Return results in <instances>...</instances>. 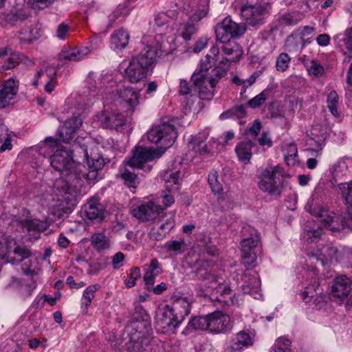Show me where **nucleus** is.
<instances>
[{
	"mask_svg": "<svg viewBox=\"0 0 352 352\" xmlns=\"http://www.w3.org/2000/svg\"><path fill=\"white\" fill-rule=\"evenodd\" d=\"M351 162L350 159H345L339 162L338 168L336 170V176L338 177H340L339 173H343L342 175L344 176L349 175L351 171L349 169V164H350Z\"/></svg>",
	"mask_w": 352,
	"mask_h": 352,
	"instance_id": "56",
	"label": "nucleus"
},
{
	"mask_svg": "<svg viewBox=\"0 0 352 352\" xmlns=\"http://www.w3.org/2000/svg\"><path fill=\"white\" fill-rule=\"evenodd\" d=\"M75 133L76 131L71 129L70 122H65L58 131L59 139L58 141L67 143L74 138Z\"/></svg>",
	"mask_w": 352,
	"mask_h": 352,
	"instance_id": "44",
	"label": "nucleus"
},
{
	"mask_svg": "<svg viewBox=\"0 0 352 352\" xmlns=\"http://www.w3.org/2000/svg\"><path fill=\"white\" fill-rule=\"evenodd\" d=\"M161 153L157 151L147 147L137 146L133 152V157L129 161V165L137 168H144V164L158 159Z\"/></svg>",
	"mask_w": 352,
	"mask_h": 352,
	"instance_id": "13",
	"label": "nucleus"
},
{
	"mask_svg": "<svg viewBox=\"0 0 352 352\" xmlns=\"http://www.w3.org/2000/svg\"><path fill=\"white\" fill-rule=\"evenodd\" d=\"M87 160V170L85 165L76 163L69 150L56 149L49 160L52 167L61 173L64 177L67 191L69 193H76L82 186V178L87 181H94L98 175V171L104 166V160L100 156L89 159L87 151H85Z\"/></svg>",
	"mask_w": 352,
	"mask_h": 352,
	"instance_id": "1",
	"label": "nucleus"
},
{
	"mask_svg": "<svg viewBox=\"0 0 352 352\" xmlns=\"http://www.w3.org/2000/svg\"><path fill=\"white\" fill-rule=\"evenodd\" d=\"M191 80L198 93L199 101L195 109L199 111L205 107L204 101H209L213 98L216 85L211 83L208 78V74H206L194 73Z\"/></svg>",
	"mask_w": 352,
	"mask_h": 352,
	"instance_id": "8",
	"label": "nucleus"
},
{
	"mask_svg": "<svg viewBox=\"0 0 352 352\" xmlns=\"http://www.w3.org/2000/svg\"><path fill=\"white\" fill-rule=\"evenodd\" d=\"M197 276L199 278L204 281H208L210 285L208 288L212 291L214 294H220L221 296L229 295L231 292L230 289L226 285L224 279L219 276H217L208 272H202V271L197 272Z\"/></svg>",
	"mask_w": 352,
	"mask_h": 352,
	"instance_id": "17",
	"label": "nucleus"
},
{
	"mask_svg": "<svg viewBox=\"0 0 352 352\" xmlns=\"http://www.w3.org/2000/svg\"><path fill=\"white\" fill-rule=\"evenodd\" d=\"M58 146V140L52 138H47L45 139V142L42 144L38 150V154L42 155L44 158L52 155V151Z\"/></svg>",
	"mask_w": 352,
	"mask_h": 352,
	"instance_id": "39",
	"label": "nucleus"
},
{
	"mask_svg": "<svg viewBox=\"0 0 352 352\" xmlns=\"http://www.w3.org/2000/svg\"><path fill=\"white\" fill-rule=\"evenodd\" d=\"M286 173L280 166H270L258 175V187L271 195H280L285 188Z\"/></svg>",
	"mask_w": 352,
	"mask_h": 352,
	"instance_id": "3",
	"label": "nucleus"
},
{
	"mask_svg": "<svg viewBox=\"0 0 352 352\" xmlns=\"http://www.w3.org/2000/svg\"><path fill=\"white\" fill-rule=\"evenodd\" d=\"M129 38L130 36L126 30L123 28L116 30L111 35L110 47L115 51H120L127 46Z\"/></svg>",
	"mask_w": 352,
	"mask_h": 352,
	"instance_id": "26",
	"label": "nucleus"
},
{
	"mask_svg": "<svg viewBox=\"0 0 352 352\" xmlns=\"http://www.w3.org/2000/svg\"><path fill=\"white\" fill-rule=\"evenodd\" d=\"M193 298L191 296L174 297L171 305H169L177 318L182 322L190 313Z\"/></svg>",
	"mask_w": 352,
	"mask_h": 352,
	"instance_id": "21",
	"label": "nucleus"
},
{
	"mask_svg": "<svg viewBox=\"0 0 352 352\" xmlns=\"http://www.w3.org/2000/svg\"><path fill=\"white\" fill-rule=\"evenodd\" d=\"M84 212L89 219H101L103 217L104 209L98 199H93L84 206Z\"/></svg>",
	"mask_w": 352,
	"mask_h": 352,
	"instance_id": "31",
	"label": "nucleus"
},
{
	"mask_svg": "<svg viewBox=\"0 0 352 352\" xmlns=\"http://www.w3.org/2000/svg\"><path fill=\"white\" fill-rule=\"evenodd\" d=\"M88 53L85 47H65L59 54V58L63 60L78 61L82 59Z\"/></svg>",
	"mask_w": 352,
	"mask_h": 352,
	"instance_id": "29",
	"label": "nucleus"
},
{
	"mask_svg": "<svg viewBox=\"0 0 352 352\" xmlns=\"http://www.w3.org/2000/svg\"><path fill=\"white\" fill-rule=\"evenodd\" d=\"M90 242L92 247L97 252L107 250L111 245L109 239L104 232H96L93 234L90 238Z\"/></svg>",
	"mask_w": 352,
	"mask_h": 352,
	"instance_id": "35",
	"label": "nucleus"
},
{
	"mask_svg": "<svg viewBox=\"0 0 352 352\" xmlns=\"http://www.w3.org/2000/svg\"><path fill=\"white\" fill-rule=\"evenodd\" d=\"M182 324L169 305L160 306L156 311L155 325L157 331L165 333L175 331Z\"/></svg>",
	"mask_w": 352,
	"mask_h": 352,
	"instance_id": "10",
	"label": "nucleus"
},
{
	"mask_svg": "<svg viewBox=\"0 0 352 352\" xmlns=\"http://www.w3.org/2000/svg\"><path fill=\"white\" fill-rule=\"evenodd\" d=\"M95 101V95L94 94H89L88 96L85 95V92H84L83 95L81 96L79 98L78 102L82 103V107L85 109L90 106L91 104Z\"/></svg>",
	"mask_w": 352,
	"mask_h": 352,
	"instance_id": "64",
	"label": "nucleus"
},
{
	"mask_svg": "<svg viewBox=\"0 0 352 352\" xmlns=\"http://www.w3.org/2000/svg\"><path fill=\"white\" fill-rule=\"evenodd\" d=\"M188 328L208 330V315L192 318L188 324Z\"/></svg>",
	"mask_w": 352,
	"mask_h": 352,
	"instance_id": "42",
	"label": "nucleus"
},
{
	"mask_svg": "<svg viewBox=\"0 0 352 352\" xmlns=\"http://www.w3.org/2000/svg\"><path fill=\"white\" fill-rule=\"evenodd\" d=\"M291 344L289 339L283 337L278 338L271 352H285Z\"/></svg>",
	"mask_w": 352,
	"mask_h": 352,
	"instance_id": "49",
	"label": "nucleus"
},
{
	"mask_svg": "<svg viewBox=\"0 0 352 352\" xmlns=\"http://www.w3.org/2000/svg\"><path fill=\"white\" fill-rule=\"evenodd\" d=\"M246 31L244 24H239L233 21L230 17H226L215 28L216 38L221 43L230 41L232 37L243 35Z\"/></svg>",
	"mask_w": 352,
	"mask_h": 352,
	"instance_id": "11",
	"label": "nucleus"
},
{
	"mask_svg": "<svg viewBox=\"0 0 352 352\" xmlns=\"http://www.w3.org/2000/svg\"><path fill=\"white\" fill-rule=\"evenodd\" d=\"M322 234V229L318 227L316 230H307L304 234V238L308 243H313L318 241Z\"/></svg>",
	"mask_w": 352,
	"mask_h": 352,
	"instance_id": "53",
	"label": "nucleus"
},
{
	"mask_svg": "<svg viewBox=\"0 0 352 352\" xmlns=\"http://www.w3.org/2000/svg\"><path fill=\"white\" fill-rule=\"evenodd\" d=\"M342 197L347 206L348 216L347 219H343L342 217L336 215L334 212L324 209L318 206L307 205L306 210L313 216L317 217L325 226L329 228L333 231H340L345 227L350 225L352 220L350 208L352 207V183L351 182L340 183L338 184Z\"/></svg>",
	"mask_w": 352,
	"mask_h": 352,
	"instance_id": "2",
	"label": "nucleus"
},
{
	"mask_svg": "<svg viewBox=\"0 0 352 352\" xmlns=\"http://www.w3.org/2000/svg\"><path fill=\"white\" fill-rule=\"evenodd\" d=\"M253 143L250 140L239 142L235 147V153L239 161L243 164L249 163L252 156Z\"/></svg>",
	"mask_w": 352,
	"mask_h": 352,
	"instance_id": "32",
	"label": "nucleus"
},
{
	"mask_svg": "<svg viewBox=\"0 0 352 352\" xmlns=\"http://www.w3.org/2000/svg\"><path fill=\"white\" fill-rule=\"evenodd\" d=\"M270 6L266 3L250 4L246 3L240 8L241 15L252 27L263 25L269 14Z\"/></svg>",
	"mask_w": 352,
	"mask_h": 352,
	"instance_id": "9",
	"label": "nucleus"
},
{
	"mask_svg": "<svg viewBox=\"0 0 352 352\" xmlns=\"http://www.w3.org/2000/svg\"><path fill=\"white\" fill-rule=\"evenodd\" d=\"M55 0H28L32 8L43 9L50 6Z\"/></svg>",
	"mask_w": 352,
	"mask_h": 352,
	"instance_id": "60",
	"label": "nucleus"
},
{
	"mask_svg": "<svg viewBox=\"0 0 352 352\" xmlns=\"http://www.w3.org/2000/svg\"><path fill=\"white\" fill-rule=\"evenodd\" d=\"M120 98L128 104L132 112L139 104L140 94L132 87H123L118 91Z\"/></svg>",
	"mask_w": 352,
	"mask_h": 352,
	"instance_id": "30",
	"label": "nucleus"
},
{
	"mask_svg": "<svg viewBox=\"0 0 352 352\" xmlns=\"http://www.w3.org/2000/svg\"><path fill=\"white\" fill-rule=\"evenodd\" d=\"M140 270L138 267H133L131 270L129 276L125 280L127 287L131 288L136 284V280L140 278Z\"/></svg>",
	"mask_w": 352,
	"mask_h": 352,
	"instance_id": "51",
	"label": "nucleus"
},
{
	"mask_svg": "<svg viewBox=\"0 0 352 352\" xmlns=\"http://www.w3.org/2000/svg\"><path fill=\"white\" fill-rule=\"evenodd\" d=\"M290 60L291 58L287 54H280L276 63L277 70L285 72L288 68Z\"/></svg>",
	"mask_w": 352,
	"mask_h": 352,
	"instance_id": "50",
	"label": "nucleus"
},
{
	"mask_svg": "<svg viewBox=\"0 0 352 352\" xmlns=\"http://www.w3.org/2000/svg\"><path fill=\"white\" fill-rule=\"evenodd\" d=\"M242 234L244 236L241 241L242 258L244 264L249 266L256 261L260 237L258 232L251 226L243 227Z\"/></svg>",
	"mask_w": 352,
	"mask_h": 352,
	"instance_id": "7",
	"label": "nucleus"
},
{
	"mask_svg": "<svg viewBox=\"0 0 352 352\" xmlns=\"http://www.w3.org/2000/svg\"><path fill=\"white\" fill-rule=\"evenodd\" d=\"M351 280L345 275L336 276L331 286L329 296L331 300L342 305L352 290Z\"/></svg>",
	"mask_w": 352,
	"mask_h": 352,
	"instance_id": "12",
	"label": "nucleus"
},
{
	"mask_svg": "<svg viewBox=\"0 0 352 352\" xmlns=\"http://www.w3.org/2000/svg\"><path fill=\"white\" fill-rule=\"evenodd\" d=\"M19 82L13 78H9L0 84V109L10 104L18 93Z\"/></svg>",
	"mask_w": 352,
	"mask_h": 352,
	"instance_id": "19",
	"label": "nucleus"
},
{
	"mask_svg": "<svg viewBox=\"0 0 352 352\" xmlns=\"http://www.w3.org/2000/svg\"><path fill=\"white\" fill-rule=\"evenodd\" d=\"M164 247L168 252H173L177 254L185 251L186 243L183 239L179 241L173 240L167 241L165 243Z\"/></svg>",
	"mask_w": 352,
	"mask_h": 352,
	"instance_id": "46",
	"label": "nucleus"
},
{
	"mask_svg": "<svg viewBox=\"0 0 352 352\" xmlns=\"http://www.w3.org/2000/svg\"><path fill=\"white\" fill-rule=\"evenodd\" d=\"M261 286V280L256 275H252L249 278L248 284L242 286L243 293L251 295L257 294Z\"/></svg>",
	"mask_w": 352,
	"mask_h": 352,
	"instance_id": "43",
	"label": "nucleus"
},
{
	"mask_svg": "<svg viewBox=\"0 0 352 352\" xmlns=\"http://www.w3.org/2000/svg\"><path fill=\"white\" fill-rule=\"evenodd\" d=\"M146 135L149 142L158 144L161 148L165 150L175 142L177 133L174 125L163 122L153 126Z\"/></svg>",
	"mask_w": 352,
	"mask_h": 352,
	"instance_id": "6",
	"label": "nucleus"
},
{
	"mask_svg": "<svg viewBox=\"0 0 352 352\" xmlns=\"http://www.w3.org/2000/svg\"><path fill=\"white\" fill-rule=\"evenodd\" d=\"M56 76V69L54 67L48 66L45 70L41 69L36 76L32 85L37 87L39 84L45 83V90L51 93L55 88Z\"/></svg>",
	"mask_w": 352,
	"mask_h": 352,
	"instance_id": "20",
	"label": "nucleus"
},
{
	"mask_svg": "<svg viewBox=\"0 0 352 352\" xmlns=\"http://www.w3.org/2000/svg\"><path fill=\"white\" fill-rule=\"evenodd\" d=\"M16 241L8 236H0V258H6L8 262H14L16 257L12 256V248L16 245Z\"/></svg>",
	"mask_w": 352,
	"mask_h": 352,
	"instance_id": "27",
	"label": "nucleus"
},
{
	"mask_svg": "<svg viewBox=\"0 0 352 352\" xmlns=\"http://www.w3.org/2000/svg\"><path fill=\"white\" fill-rule=\"evenodd\" d=\"M148 72L151 71L132 58L124 71V77L130 82L136 83L145 78Z\"/></svg>",
	"mask_w": 352,
	"mask_h": 352,
	"instance_id": "22",
	"label": "nucleus"
},
{
	"mask_svg": "<svg viewBox=\"0 0 352 352\" xmlns=\"http://www.w3.org/2000/svg\"><path fill=\"white\" fill-rule=\"evenodd\" d=\"M338 47L346 56L344 62H350L352 57V28H348L343 34L336 36Z\"/></svg>",
	"mask_w": 352,
	"mask_h": 352,
	"instance_id": "25",
	"label": "nucleus"
},
{
	"mask_svg": "<svg viewBox=\"0 0 352 352\" xmlns=\"http://www.w3.org/2000/svg\"><path fill=\"white\" fill-rule=\"evenodd\" d=\"M163 210L164 208L162 206L153 201H148L135 207L132 210V214L135 218L144 221L155 218Z\"/></svg>",
	"mask_w": 352,
	"mask_h": 352,
	"instance_id": "18",
	"label": "nucleus"
},
{
	"mask_svg": "<svg viewBox=\"0 0 352 352\" xmlns=\"http://www.w3.org/2000/svg\"><path fill=\"white\" fill-rule=\"evenodd\" d=\"M226 73L225 69H221L216 67L212 70V74L210 76L208 75V78L212 85H217L219 80L224 76Z\"/></svg>",
	"mask_w": 352,
	"mask_h": 352,
	"instance_id": "58",
	"label": "nucleus"
},
{
	"mask_svg": "<svg viewBox=\"0 0 352 352\" xmlns=\"http://www.w3.org/2000/svg\"><path fill=\"white\" fill-rule=\"evenodd\" d=\"M47 223L38 219L26 221L23 223V229L25 230L30 235H32L34 239L40 237L41 232L46 230Z\"/></svg>",
	"mask_w": 352,
	"mask_h": 352,
	"instance_id": "34",
	"label": "nucleus"
},
{
	"mask_svg": "<svg viewBox=\"0 0 352 352\" xmlns=\"http://www.w3.org/2000/svg\"><path fill=\"white\" fill-rule=\"evenodd\" d=\"M100 288L99 285H91L87 287L83 292V294L81 298V305L83 313L86 314L88 310V307L90 306L92 300L95 297L96 292Z\"/></svg>",
	"mask_w": 352,
	"mask_h": 352,
	"instance_id": "37",
	"label": "nucleus"
},
{
	"mask_svg": "<svg viewBox=\"0 0 352 352\" xmlns=\"http://www.w3.org/2000/svg\"><path fill=\"white\" fill-rule=\"evenodd\" d=\"M232 328L228 315L222 311H214L208 314V331L214 333H226Z\"/></svg>",
	"mask_w": 352,
	"mask_h": 352,
	"instance_id": "14",
	"label": "nucleus"
},
{
	"mask_svg": "<svg viewBox=\"0 0 352 352\" xmlns=\"http://www.w3.org/2000/svg\"><path fill=\"white\" fill-rule=\"evenodd\" d=\"M153 40L151 36L144 38V41L151 43L146 45L137 56L133 58V60H137L150 71H152L157 56L166 55L172 51V47L168 42L164 41L161 35L155 38L157 41L155 45H153Z\"/></svg>",
	"mask_w": 352,
	"mask_h": 352,
	"instance_id": "4",
	"label": "nucleus"
},
{
	"mask_svg": "<svg viewBox=\"0 0 352 352\" xmlns=\"http://www.w3.org/2000/svg\"><path fill=\"white\" fill-rule=\"evenodd\" d=\"M314 31L315 28L314 27L304 26L302 28H298L290 36V38H299L303 47L307 43H309L311 42L310 38H311V37L313 36Z\"/></svg>",
	"mask_w": 352,
	"mask_h": 352,
	"instance_id": "38",
	"label": "nucleus"
},
{
	"mask_svg": "<svg viewBox=\"0 0 352 352\" xmlns=\"http://www.w3.org/2000/svg\"><path fill=\"white\" fill-rule=\"evenodd\" d=\"M70 30L71 28L69 26V25L64 22L61 23L57 27L56 36L59 39L65 40L67 37Z\"/></svg>",
	"mask_w": 352,
	"mask_h": 352,
	"instance_id": "59",
	"label": "nucleus"
},
{
	"mask_svg": "<svg viewBox=\"0 0 352 352\" xmlns=\"http://www.w3.org/2000/svg\"><path fill=\"white\" fill-rule=\"evenodd\" d=\"M36 32L30 27L23 28L20 32L19 38L21 41L25 42H31L36 38Z\"/></svg>",
	"mask_w": 352,
	"mask_h": 352,
	"instance_id": "52",
	"label": "nucleus"
},
{
	"mask_svg": "<svg viewBox=\"0 0 352 352\" xmlns=\"http://www.w3.org/2000/svg\"><path fill=\"white\" fill-rule=\"evenodd\" d=\"M208 184L214 193H221L223 191V186L219 180V175L217 171L212 170L208 175Z\"/></svg>",
	"mask_w": 352,
	"mask_h": 352,
	"instance_id": "47",
	"label": "nucleus"
},
{
	"mask_svg": "<svg viewBox=\"0 0 352 352\" xmlns=\"http://www.w3.org/2000/svg\"><path fill=\"white\" fill-rule=\"evenodd\" d=\"M122 177L129 188H135L138 184V177L128 170L122 173Z\"/></svg>",
	"mask_w": 352,
	"mask_h": 352,
	"instance_id": "55",
	"label": "nucleus"
},
{
	"mask_svg": "<svg viewBox=\"0 0 352 352\" xmlns=\"http://www.w3.org/2000/svg\"><path fill=\"white\" fill-rule=\"evenodd\" d=\"M16 255L17 256L16 261L21 262L26 258L31 256L32 252L25 245H15L12 248V256Z\"/></svg>",
	"mask_w": 352,
	"mask_h": 352,
	"instance_id": "48",
	"label": "nucleus"
},
{
	"mask_svg": "<svg viewBox=\"0 0 352 352\" xmlns=\"http://www.w3.org/2000/svg\"><path fill=\"white\" fill-rule=\"evenodd\" d=\"M208 134L206 132L199 133L195 137H192L189 142L188 147L195 154L204 155L211 152V144L212 142L205 144V141L207 140Z\"/></svg>",
	"mask_w": 352,
	"mask_h": 352,
	"instance_id": "24",
	"label": "nucleus"
},
{
	"mask_svg": "<svg viewBox=\"0 0 352 352\" xmlns=\"http://www.w3.org/2000/svg\"><path fill=\"white\" fill-rule=\"evenodd\" d=\"M257 141L259 145L263 147L270 148L273 144L270 133L266 131L262 133L261 136L258 138Z\"/></svg>",
	"mask_w": 352,
	"mask_h": 352,
	"instance_id": "61",
	"label": "nucleus"
},
{
	"mask_svg": "<svg viewBox=\"0 0 352 352\" xmlns=\"http://www.w3.org/2000/svg\"><path fill=\"white\" fill-rule=\"evenodd\" d=\"M221 47L223 54L230 58L234 63L238 62L243 54L242 47L236 42L229 41L223 43Z\"/></svg>",
	"mask_w": 352,
	"mask_h": 352,
	"instance_id": "28",
	"label": "nucleus"
},
{
	"mask_svg": "<svg viewBox=\"0 0 352 352\" xmlns=\"http://www.w3.org/2000/svg\"><path fill=\"white\" fill-rule=\"evenodd\" d=\"M22 60L21 55L12 53L10 56L5 58L0 61V69L8 70L14 68Z\"/></svg>",
	"mask_w": 352,
	"mask_h": 352,
	"instance_id": "40",
	"label": "nucleus"
},
{
	"mask_svg": "<svg viewBox=\"0 0 352 352\" xmlns=\"http://www.w3.org/2000/svg\"><path fill=\"white\" fill-rule=\"evenodd\" d=\"M162 179L164 182L166 189L170 192H176L179 189V172H173L168 170L162 175Z\"/></svg>",
	"mask_w": 352,
	"mask_h": 352,
	"instance_id": "33",
	"label": "nucleus"
},
{
	"mask_svg": "<svg viewBox=\"0 0 352 352\" xmlns=\"http://www.w3.org/2000/svg\"><path fill=\"white\" fill-rule=\"evenodd\" d=\"M214 58L211 56L206 55L204 58L200 61L199 69L195 73H203L208 74V69L212 66V60Z\"/></svg>",
	"mask_w": 352,
	"mask_h": 352,
	"instance_id": "57",
	"label": "nucleus"
},
{
	"mask_svg": "<svg viewBox=\"0 0 352 352\" xmlns=\"http://www.w3.org/2000/svg\"><path fill=\"white\" fill-rule=\"evenodd\" d=\"M253 344L252 337L246 331L239 332L232 340V347L234 350H240L243 347L252 346Z\"/></svg>",
	"mask_w": 352,
	"mask_h": 352,
	"instance_id": "36",
	"label": "nucleus"
},
{
	"mask_svg": "<svg viewBox=\"0 0 352 352\" xmlns=\"http://www.w3.org/2000/svg\"><path fill=\"white\" fill-rule=\"evenodd\" d=\"M304 65L311 76H321L324 72L323 66L316 60H307L304 63Z\"/></svg>",
	"mask_w": 352,
	"mask_h": 352,
	"instance_id": "41",
	"label": "nucleus"
},
{
	"mask_svg": "<svg viewBox=\"0 0 352 352\" xmlns=\"http://www.w3.org/2000/svg\"><path fill=\"white\" fill-rule=\"evenodd\" d=\"M191 16L189 20L181 24L177 30V35L182 36L184 40H190L192 36L197 31V28L195 22H198L204 18L208 12V0H199V2H192Z\"/></svg>",
	"mask_w": 352,
	"mask_h": 352,
	"instance_id": "5",
	"label": "nucleus"
},
{
	"mask_svg": "<svg viewBox=\"0 0 352 352\" xmlns=\"http://www.w3.org/2000/svg\"><path fill=\"white\" fill-rule=\"evenodd\" d=\"M100 121L106 128L117 129L124 125L125 118L117 111H104L99 117Z\"/></svg>",
	"mask_w": 352,
	"mask_h": 352,
	"instance_id": "23",
	"label": "nucleus"
},
{
	"mask_svg": "<svg viewBox=\"0 0 352 352\" xmlns=\"http://www.w3.org/2000/svg\"><path fill=\"white\" fill-rule=\"evenodd\" d=\"M310 135L311 141L309 144L311 146L309 148L311 155L318 157L321 155V151L325 144V140L327 138V129L320 126V124H315L312 126Z\"/></svg>",
	"mask_w": 352,
	"mask_h": 352,
	"instance_id": "15",
	"label": "nucleus"
},
{
	"mask_svg": "<svg viewBox=\"0 0 352 352\" xmlns=\"http://www.w3.org/2000/svg\"><path fill=\"white\" fill-rule=\"evenodd\" d=\"M163 222L154 226L150 230L148 236L155 241L162 240L175 225V212H168L163 216Z\"/></svg>",
	"mask_w": 352,
	"mask_h": 352,
	"instance_id": "16",
	"label": "nucleus"
},
{
	"mask_svg": "<svg viewBox=\"0 0 352 352\" xmlns=\"http://www.w3.org/2000/svg\"><path fill=\"white\" fill-rule=\"evenodd\" d=\"M266 97L267 92L265 91H263L259 94L250 100L248 101V105L252 109L259 107L265 102L266 100Z\"/></svg>",
	"mask_w": 352,
	"mask_h": 352,
	"instance_id": "54",
	"label": "nucleus"
},
{
	"mask_svg": "<svg viewBox=\"0 0 352 352\" xmlns=\"http://www.w3.org/2000/svg\"><path fill=\"white\" fill-rule=\"evenodd\" d=\"M125 258V255L121 252H118L112 258V265L113 269H119L122 265Z\"/></svg>",
	"mask_w": 352,
	"mask_h": 352,
	"instance_id": "62",
	"label": "nucleus"
},
{
	"mask_svg": "<svg viewBox=\"0 0 352 352\" xmlns=\"http://www.w3.org/2000/svg\"><path fill=\"white\" fill-rule=\"evenodd\" d=\"M158 274H155V273H153L152 272H148L146 271L144 276V280L147 289H151L153 288L154 283H155V278Z\"/></svg>",
	"mask_w": 352,
	"mask_h": 352,
	"instance_id": "63",
	"label": "nucleus"
},
{
	"mask_svg": "<svg viewBox=\"0 0 352 352\" xmlns=\"http://www.w3.org/2000/svg\"><path fill=\"white\" fill-rule=\"evenodd\" d=\"M338 94L335 90L331 91L328 94L327 99V107L331 114L336 117L339 116V112L338 110Z\"/></svg>",
	"mask_w": 352,
	"mask_h": 352,
	"instance_id": "45",
	"label": "nucleus"
}]
</instances>
